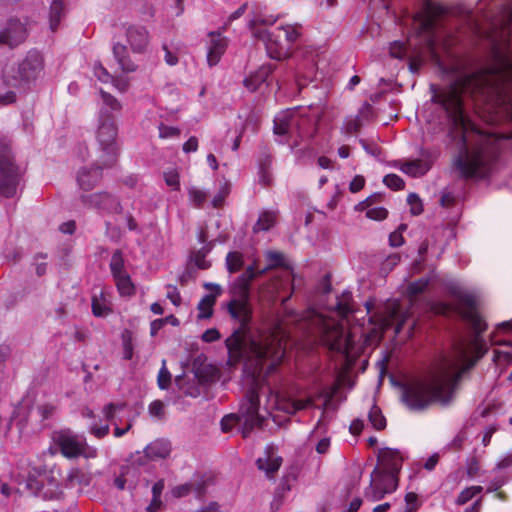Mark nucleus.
Wrapping results in <instances>:
<instances>
[{
	"instance_id": "3",
	"label": "nucleus",
	"mask_w": 512,
	"mask_h": 512,
	"mask_svg": "<svg viewBox=\"0 0 512 512\" xmlns=\"http://www.w3.org/2000/svg\"><path fill=\"white\" fill-rule=\"evenodd\" d=\"M461 149L454 157L452 166L459 177L465 180H486L494 173L502 154V139L494 134H487L467 148V137H460Z\"/></svg>"
},
{
	"instance_id": "26",
	"label": "nucleus",
	"mask_w": 512,
	"mask_h": 512,
	"mask_svg": "<svg viewBox=\"0 0 512 512\" xmlns=\"http://www.w3.org/2000/svg\"><path fill=\"white\" fill-rule=\"evenodd\" d=\"M190 355L185 362H181L182 373L175 376L174 384L181 396L192 395V384L187 378V374L190 372Z\"/></svg>"
},
{
	"instance_id": "25",
	"label": "nucleus",
	"mask_w": 512,
	"mask_h": 512,
	"mask_svg": "<svg viewBox=\"0 0 512 512\" xmlns=\"http://www.w3.org/2000/svg\"><path fill=\"white\" fill-rule=\"evenodd\" d=\"M463 320L471 325L472 330L475 333V338L478 341L479 337L487 330V323L484 318L477 312L475 308H467L459 312Z\"/></svg>"
},
{
	"instance_id": "46",
	"label": "nucleus",
	"mask_w": 512,
	"mask_h": 512,
	"mask_svg": "<svg viewBox=\"0 0 512 512\" xmlns=\"http://www.w3.org/2000/svg\"><path fill=\"white\" fill-rule=\"evenodd\" d=\"M229 194L230 185L229 183L224 182L223 184L220 185L217 193L213 196L210 203L211 207L215 209L222 207Z\"/></svg>"
},
{
	"instance_id": "19",
	"label": "nucleus",
	"mask_w": 512,
	"mask_h": 512,
	"mask_svg": "<svg viewBox=\"0 0 512 512\" xmlns=\"http://www.w3.org/2000/svg\"><path fill=\"white\" fill-rule=\"evenodd\" d=\"M204 287L210 290L198 303L197 309L199 310V319H208L213 314V307L216 302L217 296L221 294V287L215 283H205Z\"/></svg>"
},
{
	"instance_id": "55",
	"label": "nucleus",
	"mask_w": 512,
	"mask_h": 512,
	"mask_svg": "<svg viewBox=\"0 0 512 512\" xmlns=\"http://www.w3.org/2000/svg\"><path fill=\"white\" fill-rule=\"evenodd\" d=\"M366 217L375 220L382 221L388 217V210L385 207H373L366 211Z\"/></svg>"
},
{
	"instance_id": "4",
	"label": "nucleus",
	"mask_w": 512,
	"mask_h": 512,
	"mask_svg": "<svg viewBox=\"0 0 512 512\" xmlns=\"http://www.w3.org/2000/svg\"><path fill=\"white\" fill-rule=\"evenodd\" d=\"M103 105L99 111V125L96 139L99 147V163L103 167H113L119 156L120 146L117 140V114L121 104L111 94L101 91Z\"/></svg>"
},
{
	"instance_id": "20",
	"label": "nucleus",
	"mask_w": 512,
	"mask_h": 512,
	"mask_svg": "<svg viewBox=\"0 0 512 512\" xmlns=\"http://www.w3.org/2000/svg\"><path fill=\"white\" fill-rule=\"evenodd\" d=\"M275 69L276 65L272 63H265L261 65L256 71L244 78V87L247 88V90L250 92L257 91L260 86L266 82V80L274 72Z\"/></svg>"
},
{
	"instance_id": "13",
	"label": "nucleus",
	"mask_w": 512,
	"mask_h": 512,
	"mask_svg": "<svg viewBox=\"0 0 512 512\" xmlns=\"http://www.w3.org/2000/svg\"><path fill=\"white\" fill-rule=\"evenodd\" d=\"M27 35L25 24L17 19H11L7 26L0 31V45L15 48L26 40Z\"/></svg>"
},
{
	"instance_id": "38",
	"label": "nucleus",
	"mask_w": 512,
	"mask_h": 512,
	"mask_svg": "<svg viewBox=\"0 0 512 512\" xmlns=\"http://www.w3.org/2000/svg\"><path fill=\"white\" fill-rule=\"evenodd\" d=\"M437 20L430 15H426L420 24V31L428 34V46L430 49L434 48L435 45V30H436Z\"/></svg>"
},
{
	"instance_id": "64",
	"label": "nucleus",
	"mask_w": 512,
	"mask_h": 512,
	"mask_svg": "<svg viewBox=\"0 0 512 512\" xmlns=\"http://www.w3.org/2000/svg\"><path fill=\"white\" fill-rule=\"evenodd\" d=\"M238 419V415L234 413L226 414L220 421L221 429L223 432H228L232 429L233 423Z\"/></svg>"
},
{
	"instance_id": "31",
	"label": "nucleus",
	"mask_w": 512,
	"mask_h": 512,
	"mask_svg": "<svg viewBox=\"0 0 512 512\" xmlns=\"http://www.w3.org/2000/svg\"><path fill=\"white\" fill-rule=\"evenodd\" d=\"M392 166L400 169L403 173L411 177L423 176L429 170V167L423 165L421 160L407 161L404 163L395 161Z\"/></svg>"
},
{
	"instance_id": "33",
	"label": "nucleus",
	"mask_w": 512,
	"mask_h": 512,
	"mask_svg": "<svg viewBox=\"0 0 512 512\" xmlns=\"http://www.w3.org/2000/svg\"><path fill=\"white\" fill-rule=\"evenodd\" d=\"M65 15V4L63 0H53L49 9V26L52 32L58 29L61 19Z\"/></svg>"
},
{
	"instance_id": "50",
	"label": "nucleus",
	"mask_w": 512,
	"mask_h": 512,
	"mask_svg": "<svg viewBox=\"0 0 512 512\" xmlns=\"http://www.w3.org/2000/svg\"><path fill=\"white\" fill-rule=\"evenodd\" d=\"M383 184L393 191H400L405 187L404 180L394 173L385 175L383 178Z\"/></svg>"
},
{
	"instance_id": "7",
	"label": "nucleus",
	"mask_w": 512,
	"mask_h": 512,
	"mask_svg": "<svg viewBox=\"0 0 512 512\" xmlns=\"http://www.w3.org/2000/svg\"><path fill=\"white\" fill-rule=\"evenodd\" d=\"M19 184V173L9 142L0 139V193L5 197H13Z\"/></svg>"
},
{
	"instance_id": "60",
	"label": "nucleus",
	"mask_w": 512,
	"mask_h": 512,
	"mask_svg": "<svg viewBox=\"0 0 512 512\" xmlns=\"http://www.w3.org/2000/svg\"><path fill=\"white\" fill-rule=\"evenodd\" d=\"M401 261V256L398 253H391L382 262V270L391 271Z\"/></svg>"
},
{
	"instance_id": "36",
	"label": "nucleus",
	"mask_w": 512,
	"mask_h": 512,
	"mask_svg": "<svg viewBox=\"0 0 512 512\" xmlns=\"http://www.w3.org/2000/svg\"><path fill=\"white\" fill-rule=\"evenodd\" d=\"M66 487L88 486L91 476L78 468L71 469L66 477Z\"/></svg>"
},
{
	"instance_id": "51",
	"label": "nucleus",
	"mask_w": 512,
	"mask_h": 512,
	"mask_svg": "<svg viewBox=\"0 0 512 512\" xmlns=\"http://www.w3.org/2000/svg\"><path fill=\"white\" fill-rule=\"evenodd\" d=\"M407 203L410 206V213L413 216H418L423 213V203L419 195L415 192H411L407 196Z\"/></svg>"
},
{
	"instance_id": "14",
	"label": "nucleus",
	"mask_w": 512,
	"mask_h": 512,
	"mask_svg": "<svg viewBox=\"0 0 512 512\" xmlns=\"http://www.w3.org/2000/svg\"><path fill=\"white\" fill-rule=\"evenodd\" d=\"M273 156L267 146H261L256 158L258 182L262 187H269L273 183L272 175Z\"/></svg>"
},
{
	"instance_id": "32",
	"label": "nucleus",
	"mask_w": 512,
	"mask_h": 512,
	"mask_svg": "<svg viewBox=\"0 0 512 512\" xmlns=\"http://www.w3.org/2000/svg\"><path fill=\"white\" fill-rule=\"evenodd\" d=\"M216 475L212 471H207L199 475L196 484H194V497L201 499L205 496L208 489L215 485Z\"/></svg>"
},
{
	"instance_id": "58",
	"label": "nucleus",
	"mask_w": 512,
	"mask_h": 512,
	"mask_svg": "<svg viewBox=\"0 0 512 512\" xmlns=\"http://www.w3.org/2000/svg\"><path fill=\"white\" fill-rule=\"evenodd\" d=\"M426 12L437 20L438 17L447 13V8L439 3H428L426 6Z\"/></svg>"
},
{
	"instance_id": "17",
	"label": "nucleus",
	"mask_w": 512,
	"mask_h": 512,
	"mask_svg": "<svg viewBox=\"0 0 512 512\" xmlns=\"http://www.w3.org/2000/svg\"><path fill=\"white\" fill-rule=\"evenodd\" d=\"M105 168L99 163L97 157L96 163L92 167L79 170L77 182L80 188L86 191L93 189L102 178V170Z\"/></svg>"
},
{
	"instance_id": "12",
	"label": "nucleus",
	"mask_w": 512,
	"mask_h": 512,
	"mask_svg": "<svg viewBox=\"0 0 512 512\" xmlns=\"http://www.w3.org/2000/svg\"><path fill=\"white\" fill-rule=\"evenodd\" d=\"M402 457L400 451L395 448H383L379 451L378 462L381 464L379 471H387L385 477L389 481L397 480L398 473L402 467Z\"/></svg>"
},
{
	"instance_id": "44",
	"label": "nucleus",
	"mask_w": 512,
	"mask_h": 512,
	"mask_svg": "<svg viewBox=\"0 0 512 512\" xmlns=\"http://www.w3.org/2000/svg\"><path fill=\"white\" fill-rule=\"evenodd\" d=\"M244 265V257L241 252L230 251L226 256V267L230 273L238 272Z\"/></svg>"
},
{
	"instance_id": "53",
	"label": "nucleus",
	"mask_w": 512,
	"mask_h": 512,
	"mask_svg": "<svg viewBox=\"0 0 512 512\" xmlns=\"http://www.w3.org/2000/svg\"><path fill=\"white\" fill-rule=\"evenodd\" d=\"M404 500L406 503L404 512H416L421 506L418 495L414 492L406 493Z\"/></svg>"
},
{
	"instance_id": "61",
	"label": "nucleus",
	"mask_w": 512,
	"mask_h": 512,
	"mask_svg": "<svg viewBox=\"0 0 512 512\" xmlns=\"http://www.w3.org/2000/svg\"><path fill=\"white\" fill-rule=\"evenodd\" d=\"M47 254L45 253H37L34 256V265H35V272L37 276L41 277L46 273L47 270V263L46 262H38L39 259H46Z\"/></svg>"
},
{
	"instance_id": "35",
	"label": "nucleus",
	"mask_w": 512,
	"mask_h": 512,
	"mask_svg": "<svg viewBox=\"0 0 512 512\" xmlns=\"http://www.w3.org/2000/svg\"><path fill=\"white\" fill-rule=\"evenodd\" d=\"M249 329L250 325L247 328H242L239 323L238 329L234 330V332L225 340V344L230 355H237L241 353L242 340L240 333H244Z\"/></svg>"
},
{
	"instance_id": "59",
	"label": "nucleus",
	"mask_w": 512,
	"mask_h": 512,
	"mask_svg": "<svg viewBox=\"0 0 512 512\" xmlns=\"http://www.w3.org/2000/svg\"><path fill=\"white\" fill-rule=\"evenodd\" d=\"M361 126L362 123L360 121L359 116L348 117L345 119L344 129L349 134L357 132L361 128Z\"/></svg>"
},
{
	"instance_id": "49",
	"label": "nucleus",
	"mask_w": 512,
	"mask_h": 512,
	"mask_svg": "<svg viewBox=\"0 0 512 512\" xmlns=\"http://www.w3.org/2000/svg\"><path fill=\"white\" fill-rule=\"evenodd\" d=\"M172 381V375L170 371L166 367V360H162V367L159 370L157 376V384L161 390H166L169 388Z\"/></svg>"
},
{
	"instance_id": "18",
	"label": "nucleus",
	"mask_w": 512,
	"mask_h": 512,
	"mask_svg": "<svg viewBox=\"0 0 512 512\" xmlns=\"http://www.w3.org/2000/svg\"><path fill=\"white\" fill-rule=\"evenodd\" d=\"M282 462V457L275 455V446L268 444L264 449V457H259L256 460V466L259 470L264 471L267 476H272L280 469Z\"/></svg>"
},
{
	"instance_id": "22",
	"label": "nucleus",
	"mask_w": 512,
	"mask_h": 512,
	"mask_svg": "<svg viewBox=\"0 0 512 512\" xmlns=\"http://www.w3.org/2000/svg\"><path fill=\"white\" fill-rule=\"evenodd\" d=\"M19 87L13 74H9L4 68L0 75V105L14 103L16 101V93L13 89Z\"/></svg>"
},
{
	"instance_id": "6",
	"label": "nucleus",
	"mask_w": 512,
	"mask_h": 512,
	"mask_svg": "<svg viewBox=\"0 0 512 512\" xmlns=\"http://www.w3.org/2000/svg\"><path fill=\"white\" fill-rule=\"evenodd\" d=\"M431 101L439 105L451 120L455 127H468V120L463 110L462 97L459 89L455 85H449L438 89L436 85L431 84Z\"/></svg>"
},
{
	"instance_id": "52",
	"label": "nucleus",
	"mask_w": 512,
	"mask_h": 512,
	"mask_svg": "<svg viewBox=\"0 0 512 512\" xmlns=\"http://www.w3.org/2000/svg\"><path fill=\"white\" fill-rule=\"evenodd\" d=\"M91 306L93 315L96 317H105L111 312V309L105 304V300L98 299L96 295L92 297Z\"/></svg>"
},
{
	"instance_id": "48",
	"label": "nucleus",
	"mask_w": 512,
	"mask_h": 512,
	"mask_svg": "<svg viewBox=\"0 0 512 512\" xmlns=\"http://www.w3.org/2000/svg\"><path fill=\"white\" fill-rule=\"evenodd\" d=\"M123 267H124V260L122 257V253L120 250H116L113 253L111 262H110V269H111V272H112V275L114 278L118 277L120 275L126 274L123 271Z\"/></svg>"
},
{
	"instance_id": "21",
	"label": "nucleus",
	"mask_w": 512,
	"mask_h": 512,
	"mask_svg": "<svg viewBox=\"0 0 512 512\" xmlns=\"http://www.w3.org/2000/svg\"><path fill=\"white\" fill-rule=\"evenodd\" d=\"M127 41L134 53H143L148 45V31L142 26L129 25L126 29Z\"/></svg>"
},
{
	"instance_id": "34",
	"label": "nucleus",
	"mask_w": 512,
	"mask_h": 512,
	"mask_svg": "<svg viewBox=\"0 0 512 512\" xmlns=\"http://www.w3.org/2000/svg\"><path fill=\"white\" fill-rule=\"evenodd\" d=\"M448 291L451 296L456 298L462 304H464L467 308H475L476 299L473 294L464 291L462 287L457 284H451L448 286Z\"/></svg>"
},
{
	"instance_id": "24",
	"label": "nucleus",
	"mask_w": 512,
	"mask_h": 512,
	"mask_svg": "<svg viewBox=\"0 0 512 512\" xmlns=\"http://www.w3.org/2000/svg\"><path fill=\"white\" fill-rule=\"evenodd\" d=\"M397 480L389 481L388 486H381L380 481H376L371 474L369 486L365 489V498L369 501L375 502L382 499L386 494L392 493L397 488Z\"/></svg>"
},
{
	"instance_id": "62",
	"label": "nucleus",
	"mask_w": 512,
	"mask_h": 512,
	"mask_svg": "<svg viewBox=\"0 0 512 512\" xmlns=\"http://www.w3.org/2000/svg\"><path fill=\"white\" fill-rule=\"evenodd\" d=\"M180 134L179 129L175 127L166 126L163 123L159 125L160 138H176Z\"/></svg>"
},
{
	"instance_id": "40",
	"label": "nucleus",
	"mask_w": 512,
	"mask_h": 512,
	"mask_svg": "<svg viewBox=\"0 0 512 512\" xmlns=\"http://www.w3.org/2000/svg\"><path fill=\"white\" fill-rule=\"evenodd\" d=\"M165 484L164 480H158L152 487V501L150 505L147 507L148 512H157V510L161 507V494L164 490Z\"/></svg>"
},
{
	"instance_id": "2",
	"label": "nucleus",
	"mask_w": 512,
	"mask_h": 512,
	"mask_svg": "<svg viewBox=\"0 0 512 512\" xmlns=\"http://www.w3.org/2000/svg\"><path fill=\"white\" fill-rule=\"evenodd\" d=\"M453 368L454 364L443 359L427 380L404 386L402 401L412 411H422L435 402L448 405L453 397V386L462 376L461 372L452 373Z\"/></svg>"
},
{
	"instance_id": "16",
	"label": "nucleus",
	"mask_w": 512,
	"mask_h": 512,
	"mask_svg": "<svg viewBox=\"0 0 512 512\" xmlns=\"http://www.w3.org/2000/svg\"><path fill=\"white\" fill-rule=\"evenodd\" d=\"M227 39L219 32H209L206 42V59L210 67L217 65L227 48Z\"/></svg>"
},
{
	"instance_id": "29",
	"label": "nucleus",
	"mask_w": 512,
	"mask_h": 512,
	"mask_svg": "<svg viewBox=\"0 0 512 512\" xmlns=\"http://www.w3.org/2000/svg\"><path fill=\"white\" fill-rule=\"evenodd\" d=\"M113 55L123 72L136 71L137 65L130 59L127 52V47L125 45L121 43H115L113 45Z\"/></svg>"
},
{
	"instance_id": "54",
	"label": "nucleus",
	"mask_w": 512,
	"mask_h": 512,
	"mask_svg": "<svg viewBox=\"0 0 512 512\" xmlns=\"http://www.w3.org/2000/svg\"><path fill=\"white\" fill-rule=\"evenodd\" d=\"M266 258L268 260V265L271 269L283 267L285 265L284 256L281 252L268 251L266 253Z\"/></svg>"
},
{
	"instance_id": "8",
	"label": "nucleus",
	"mask_w": 512,
	"mask_h": 512,
	"mask_svg": "<svg viewBox=\"0 0 512 512\" xmlns=\"http://www.w3.org/2000/svg\"><path fill=\"white\" fill-rule=\"evenodd\" d=\"M16 78L18 86L25 87L34 82L44 69V59L37 50H30L18 64L5 67Z\"/></svg>"
},
{
	"instance_id": "5",
	"label": "nucleus",
	"mask_w": 512,
	"mask_h": 512,
	"mask_svg": "<svg viewBox=\"0 0 512 512\" xmlns=\"http://www.w3.org/2000/svg\"><path fill=\"white\" fill-rule=\"evenodd\" d=\"M256 278L255 265H249L233 282L228 285L230 300L224 305L230 317L247 328L252 322L250 306L251 282Z\"/></svg>"
},
{
	"instance_id": "1",
	"label": "nucleus",
	"mask_w": 512,
	"mask_h": 512,
	"mask_svg": "<svg viewBox=\"0 0 512 512\" xmlns=\"http://www.w3.org/2000/svg\"><path fill=\"white\" fill-rule=\"evenodd\" d=\"M473 93L489 113L512 120V60L498 55L494 67L476 76Z\"/></svg>"
},
{
	"instance_id": "15",
	"label": "nucleus",
	"mask_w": 512,
	"mask_h": 512,
	"mask_svg": "<svg viewBox=\"0 0 512 512\" xmlns=\"http://www.w3.org/2000/svg\"><path fill=\"white\" fill-rule=\"evenodd\" d=\"M81 201L83 204L92 208L102 209L115 213H121L122 211V206L117 201V199L106 192L82 195Z\"/></svg>"
},
{
	"instance_id": "41",
	"label": "nucleus",
	"mask_w": 512,
	"mask_h": 512,
	"mask_svg": "<svg viewBox=\"0 0 512 512\" xmlns=\"http://www.w3.org/2000/svg\"><path fill=\"white\" fill-rule=\"evenodd\" d=\"M368 418H369L371 425L376 430L380 431V430H383L386 428V425H387L386 418L384 417L380 407L377 406L376 404L372 405V407L369 411V414H368Z\"/></svg>"
},
{
	"instance_id": "10",
	"label": "nucleus",
	"mask_w": 512,
	"mask_h": 512,
	"mask_svg": "<svg viewBox=\"0 0 512 512\" xmlns=\"http://www.w3.org/2000/svg\"><path fill=\"white\" fill-rule=\"evenodd\" d=\"M260 397L256 386L247 389L239 408L238 416L244 418V426L249 431L254 427H261L265 418L259 414Z\"/></svg>"
},
{
	"instance_id": "56",
	"label": "nucleus",
	"mask_w": 512,
	"mask_h": 512,
	"mask_svg": "<svg viewBox=\"0 0 512 512\" xmlns=\"http://www.w3.org/2000/svg\"><path fill=\"white\" fill-rule=\"evenodd\" d=\"M405 44L401 41H394L389 45V54L392 58L403 59L405 56Z\"/></svg>"
},
{
	"instance_id": "28",
	"label": "nucleus",
	"mask_w": 512,
	"mask_h": 512,
	"mask_svg": "<svg viewBox=\"0 0 512 512\" xmlns=\"http://www.w3.org/2000/svg\"><path fill=\"white\" fill-rule=\"evenodd\" d=\"M293 112L289 109L279 112L274 118L273 132L277 136H286L293 124Z\"/></svg>"
},
{
	"instance_id": "63",
	"label": "nucleus",
	"mask_w": 512,
	"mask_h": 512,
	"mask_svg": "<svg viewBox=\"0 0 512 512\" xmlns=\"http://www.w3.org/2000/svg\"><path fill=\"white\" fill-rule=\"evenodd\" d=\"M151 460L145 450L143 452L137 451L135 454L131 455L130 459L132 465L136 466H144Z\"/></svg>"
},
{
	"instance_id": "11",
	"label": "nucleus",
	"mask_w": 512,
	"mask_h": 512,
	"mask_svg": "<svg viewBox=\"0 0 512 512\" xmlns=\"http://www.w3.org/2000/svg\"><path fill=\"white\" fill-rule=\"evenodd\" d=\"M254 37L263 41L269 58L281 61L289 57L290 49L282 39L281 31H269L267 29L254 30Z\"/></svg>"
},
{
	"instance_id": "42",
	"label": "nucleus",
	"mask_w": 512,
	"mask_h": 512,
	"mask_svg": "<svg viewBox=\"0 0 512 512\" xmlns=\"http://www.w3.org/2000/svg\"><path fill=\"white\" fill-rule=\"evenodd\" d=\"M430 282H431L430 277H421L417 280L410 282L406 288L408 296L415 297V296L423 293L429 286Z\"/></svg>"
},
{
	"instance_id": "47",
	"label": "nucleus",
	"mask_w": 512,
	"mask_h": 512,
	"mask_svg": "<svg viewBox=\"0 0 512 512\" xmlns=\"http://www.w3.org/2000/svg\"><path fill=\"white\" fill-rule=\"evenodd\" d=\"M115 280L121 295L130 296L134 293V286L130 280L129 275H120L118 277H115Z\"/></svg>"
},
{
	"instance_id": "39",
	"label": "nucleus",
	"mask_w": 512,
	"mask_h": 512,
	"mask_svg": "<svg viewBox=\"0 0 512 512\" xmlns=\"http://www.w3.org/2000/svg\"><path fill=\"white\" fill-rule=\"evenodd\" d=\"M45 484V476L44 475H35L30 473L26 480L25 487L29 490L33 495L40 496L41 491L44 489Z\"/></svg>"
},
{
	"instance_id": "43",
	"label": "nucleus",
	"mask_w": 512,
	"mask_h": 512,
	"mask_svg": "<svg viewBox=\"0 0 512 512\" xmlns=\"http://www.w3.org/2000/svg\"><path fill=\"white\" fill-rule=\"evenodd\" d=\"M219 377V369L213 365H208L203 369L194 370V379L200 382H212Z\"/></svg>"
},
{
	"instance_id": "30",
	"label": "nucleus",
	"mask_w": 512,
	"mask_h": 512,
	"mask_svg": "<svg viewBox=\"0 0 512 512\" xmlns=\"http://www.w3.org/2000/svg\"><path fill=\"white\" fill-rule=\"evenodd\" d=\"M145 451L150 459H165L171 452V444L168 440L159 439L147 445Z\"/></svg>"
},
{
	"instance_id": "9",
	"label": "nucleus",
	"mask_w": 512,
	"mask_h": 512,
	"mask_svg": "<svg viewBox=\"0 0 512 512\" xmlns=\"http://www.w3.org/2000/svg\"><path fill=\"white\" fill-rule=\"evenodd\" d=\"M53 442L66 458L88 457L86 454L87 444L85 439L76 435L69 429L55 431L52 436Z\"/></svg>"
},
{
	"instance_id": "27",
	"label": "nucleus",
	"mask_w": 512,
	"mask_h": 512,
	"mask_svg": "<svg viewBox=\"0 0 512 512\" xmlns=\"http://www.w3.org/2000/svg\"><path fill=\"white\" fill-rule=\"evenodd\" d=\"M126 407L124 403H109L103 409L104 415L108 421L115 425L114 427V436L119 438L126 434L132 427L131 423H128L125 428H120L118 424L115 422V414L116 412L122 411Z\"/></svg>"
},
{
	"instance_id": "57",
	"label": "nucleus",
	"mask_w": 512,
	"mask_h": 512,
	"mask_svg": "<svg viewBox=\"0 0 512 512\" xmlns=\"http://www.w3.org/2000/svg\"><path fill=\"white\" fill-rule=\"evenodd\" d=\"M358 142L365 150V152L375 158H379L382 154L381 148L376 143H368L364 139H359Z\"/></svg>"
},
{
	"instance_id": "23",
	"label": "nucleus",
	"mask_w": 512,
	"mask_h": 512,
	"mask_svg": "<svg viewBox=\"0 0 512 512\" xmlns=\"http://www.w3.org/2000/svg\"><path fill=\"white\" fill-rule=\"evenodd\" d=\"M276 408L284 413L294 415L298 411L304 410L313 405L312 398H306L301 400L292 399L283 395L276 397Z\"/></svg>"
},
{
	"instance_id": "37",
	"label": "nucleus",
	"mask_w": 512,
	"mask_h": 512,
	"mask_svg": "<svg viewBox=\"0 0 512 512\" xmlns=\"http://www.w3.org/2000/svg\"><path fill=\"white\" fill-rule=\"evenodd\" d=\"M275 223V214L273 212L264 211L259 214V217L253 226V232L258 233L261 231H268L275 225Z\"/></svg>"
},
{
	"instance_id": "45",
	"label": "nucleus",
	"mask_w": 512,
	"mask_h": 512,
	"mask_svg": "<svg viewBox=\"0 0 512 512\" xmlns=\"http://www.w3.org/2000/svg\"><path fill=\"white\" fill-rule=\"evenodd\" d=\"M276 31H281L282 33V39L284 40L285 44H288L289 49L291 50L293 44L298 40L300 37V32L298 29L292 25H285L280 26L275 29Z\"/></svg>"
}]
</instances>
